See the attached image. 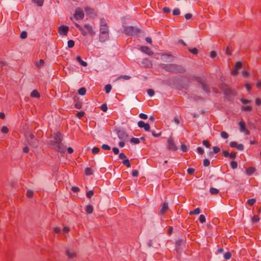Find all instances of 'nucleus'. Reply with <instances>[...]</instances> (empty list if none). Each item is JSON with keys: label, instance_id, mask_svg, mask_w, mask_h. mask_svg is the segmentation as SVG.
Returning <instances> with one entry per match:
<instances>
[{"label": "nucleus", "instance_id": "nucleus-1", "mask_svg": "<svg viewBox=\"0 0 261 261\" xmlns=\"http://www.w3.org/2000/svg\"><path fill=\"white\" fill-rule=\"evenodd\" d=\"M61 134L60 133H55L53 140L49 142V145L60 152H64L66 147L62 144Z\"/></svg>", "mask_w": 261, "mask_h": 261}, {"label": "nucleus", "instance_id": "nucleus-2", "mask_svg": "<svg viewBox=\"0 0 261 261\" xmlns=\"http://www.w3.org/2000/svg\"><path fill=\"white\" fill-rule=\"evenodd\" d=\"M74 24L80 30L82 35L84 36H86L87 35H91L94 33L93 27L89 24H85L83 27L81 26L80 24L75 22H74Z\"/></svg>", "mask_w": 261, "mask_h": 261}, {"label": "nucleus", "instance_id": "nucleus-3", "mask_svg": "<svg viewBox=\"0 0 261 261\" xmlns=\"http://www.w3.org/2000/svg\"><path fill=\"white\" fill-rule=\"evenodd\" d=\"M163 68L167 71L173 72H183L185 69L182 67L174 64L164 65Z\"/></svg>", "mask_w": 261, "mask_h": 261}, {"label": "nucleus", "instance_id": "nucleus-4", "mask_svg": "<svg viewBox=\"0 0 261 261\" xmlns=\"http://www.w3.org/2000/svg\"><path fill=\"white\" fill-rule=\"evenodd\" d=\"M123 33L127 36H136L139 33V30L133 27H124Z\"/></svg>", "mask_w": 261, "mask_h": 261}, {"label": "nucleus", "instance_id": "nucleus-5", "mask_svg": "<svg viewBox=\"0 0 261 261\" xmlns=\"http://www.w3.org/2000/svg\"><path fill=\"white\" fill-rule=\"evenodd\" d=\"M25 136L26 140L31 146L34 147L37 146V140L32 133L29 132L25 135Z\"/></svg>", "mask_w": 261, "mask_h": 261}, {"label": "nucleus", "instance_id": "nucleus-6", "mask_svg": "<svg viewBox=\"0 0 261 261\" xmlns=\"http://www.w3.org/2000/svg\"><path fill=\"white\" fill-rule=\"evenodd\" d=\"M109 33L107 22L104 18H101L100 21V33Z\"/></svg>", "mask_w": 261, "mask_h": 261}, {"label": "nucleus", "instance_id": "nucleus-7", "mask_svg": "<svg viewBox=\"0 0 261 261\" xmlns=\"http://www.w3.org/2000/svg\"><path fill=\"white\" fill-rule=\"evenodd\" d=\"M74 18L77 20L83 19L84 17V13L81 8H77L75 10Z\"/></svg>", "mask_w": 261, "mask_h": 261}, {"label": "nucleus", "instance_id": "nucleus-8", "mask_svg": "<svg viewBox=\"0 0 261 261\" xmlns=\"http://www.w3.org/2000/svg\"><path fill=\"white\" fill-rule=\"evenodd\" d=\"M118 137L119 139L126 141L128 139V134L123 130H119L117 131Z\"/></svg>", "mask_w": 261, "mask_h": 261}, {"label": "nucleus", "instance_id": "nucleus-9", "mask_svg": "<svg viewBox=\"0 0 261 261\" xmlns=\"http://www.w3.org/2000/svg\"><path fill=\"white\" fill-rule=\"evenodd\" d=\"M168 142V149L170 150L175 151L177 149V147H176L175 144L174 142V141L172 138H169L167 141Z\"/></svg>", "mask_w": 261, "mask_h": 261}, {"label": "nucleus", "instance_id": "nucleus-10", "mask_svg": "<svg viewBox=\"0 0 261 261\" xmlns=\"http://www.w3.org/2000/svg\"><path fill=\"white\" fill-rule=\"evenodd\" d=\"M84 10L86 15L90 17H94L95 15V11L93 8L89 7H84Z\"/></svg>", "mask_w": 261, "mask_h": 261}, {"label": "nucleus", "instance_id": "nucleus-11", "mask_svg": "<svg viewBox=\"0 0 261 261\" xmlns=\"http://www.w3.org/2000/svg\"><path fill=\"white\" fill-rule=\"evenodd\" d=\"M69 28L67 26L61 25L59 28V33L61 35H66Z\"/></svg>", "mask_w": 261, "mask_h": 261}, {"label": "nucleus", "instance_id": "nucleus-12", "mask_svg": "<svg viewBox=\"0 0 261 261\" xmlns=\"http://www.w3.org/2000/svg\"><path fill=\"white\" fill-rule=\"evenodd\" d=\"M138 126L140 128H144L145 131H149L150 129V125L148 123H145L142 121L138 122Z\"/></svg>", "mask_w": 261, "mask_h": 261}, {"label": "nucleus", "instance_id": "nucleus-13", "mask_svg": "<svg viewBox=\"0 0 261 261\" xmlns=\"http://www.w3.org/2000/svg\"><path fill=\"white\" fill-rule=\"evenodd\" d=\"M54 232L57 233H60L61 232H67L69 231V228L68 226H64L63 228L61 230L59 227H55L54 228Z\"/></svg>", "mask_w": 261, "mask_h": 261}, {"label": "nucleus", "instance_id": "nucleus-14", "mask_svg": "<svg viewBox=\"0 0 261 261\" xmlns=\"http://www.w3.org/2000/svg\"><path fill=\"white\" fill-rule=\"evenodd\" d=\"M109 38V33H100L99 41L101 42H105Z\"/></svg>", "mask_w": 261, "mask_h": 261}, {"label": "nucleus", "instance_id": "nucleus-15", "mask_svg": "<svg viewBox=\"0 0 261 261\" xmlns=\"http://www.w3.org/2000/svg\"><path fill=\"white\" fill-rule=\"evenodd\" d=\"M141 50L148 55H152L153 54V52L147 46H142Z\"/></svg>", "mask_w": 261, "mask_h": 261}, {"label": "nucleus", "instance_id": "nucleus-16", "mask_svg": "<svg viewBox=\"0 0 261 261\" xmlns=\"http://www.w3.org/2000/svg\"><path fill=\"white\" fill-rule=\"evenodd\" d=\"M168 204L167 203H164V204H163L160 211V214L161 215H163L165 214V213L166 212V211L168 210Z\"/></svg>", "mask_w": 261, "mask_h": 261}, {"label": "nucleus", "instance_id": "nucleus-17", "mask_svg": "<svg viewBox=\"0 0 261 261\" xmlns=\"http://www.w3.org/2000/svg\"><path fill=\"white\" fill-rule=\"evenodd\" d=\"M66 253L69 258H72L75 255V252L73 250L66 249Z\"/></svg>", "mask_w": 261, "mask_h": 261}, {"label": "nucleus", "instance_id": "nucleus-18", "mask_svg": "<svg viewBox=\"0 0 261 261\" xmlns=\"http://www.w3.org/2000/svg\"><path fill=\"white\" fill-rule=\"evenodd\" d=\"M76 61L79 62L80 63V64L84 66V67H86L87 66V62L83 61L81 58L80 56H77L76 58Z\"/></svg>", "mask_w": 261, "mask_h": 261}, {"label": "nucleus", "instance_id": "nucleus-19", "mask_svg": "<svg viewBox=\"0 0 261 261\" xmlns=\"http://www.w3.org/2000/svg\"><path fill=\"white\" fill-rule=\"evenodd\" d=\"M142 64L144 65L145 66L148 67V68L150 67L152 65L151 63H150L149 60L147 59H144L142 61Z\"/></svg>", "mask_w": 261, "mask_h": 261}, {"label": "nucleus", "instance_id": "nucleus-20", "mask_svg": "<svg viewBox=\"0 0 261 261\" xmlns=\"http://www.w3.org/2000/svg\"><path fill=\"white\" fill-rule=\"evenodd\" d=\"M246 173L248 175H252L255 171V169L253 167H249L246 170Z\"/></svg>", "mask_w": 261, "mask_h": 261}, {"label": "nucleus", "instance_id": "nucleus-21", "mask_svg": "<svg viewBox=\"0 0 261 261\" xmlns=\"http://www.w3.org/2000/svg\"><path fill=\"white\" fill-rule=\"evenodd\" d=\"M168 58H172V56L170 54H163L161 56V59L164 61H167Z\"/></svg>", "mask_w": 261, "mask_h": 261}, {"label": "nucleus", "instance_id": "nucleus-22", "mask_svg": "<svg viewBox=\"0 0 261 261\" xmlns=\"http://www.w3.org/2000/svg\"><path fill=\"white\" fill-rule=\"evenodd\" d=\"M241 132H245L246 129V126L244 122L242 121H240L239 123Z\"/></svg>", "mask_w": 261, "mask_h": 261}, {"label": "nucleus", "instance_id": "nucleus-23", "mask_svg": "<svg viewBox=\"0 0 261 261\" xmlns=\"http://www.w3.org/2000/svg\"><path fill=\"white\" fill-rule=\"evenodd\" d=\"M31 96L33 97H39L40 94L37 90H33L31 93Z\"/></svg>", "mask_w": 261, "mask_h": 261}, {"label": "nucleus", "instance_id": "nucleus-24", "mask_svg": "<svg viewBox=\"0 0 261 261\" xmlns=\"http://www.w3.org/2000/svg\"><path fill=\"white\" fill-rule=\"evenodd\" d=\"M85 173L86 175H90L93 174V170L91 168L87 167L85 170Z\"/></svg>", "mask_w": 261, "mask_h": 261}, {"label": "nucleus", "instance_id": "nucleus-25", "mask_svg": "<svg viewBox=\"0 0 261 261\" xmlns=\"http://www.w3.org/2000/svg\"><path fill=\"white\" fill-rule=\"evenodd\" d=\"M93 208L92 206L89 205L86 207V211L88 214H91L93 212Z\"/></svg>", "mask_w": 261, "mask_h": 261}, {"label": "nucleus", "instance_id": "nucleus-26", "mask_svg": "<svg viewBox=\"0 0 261 261\" xmlns=\"http://www.w3.org/2000/svg\"><path fill=\"white\" fill-rule=\"evenodd\" d=\"M86 90L84 87L81 88L78 90V93L81 95H84L86 94Z\"/></svg>", "mask_w": 261, "mask_h": 261}, {"label": "nucleus", "instance_id": "nucleus-27", "mask_svg": "<svg viewBox=\"0 0 261 261\" xmlns=\"http://www.w3.org/2000/svg\"><path fill=\"white\" fill-rule=\"evenodd\" d=\"M44 63V60L42 59H40V60H39L36 62V65L38 67H40L43 65Z\"/></svg>", "mask_w": 261, "mask_h": 261}, {"label": "nucleus", "instance_id": "nucleus-28", "mask_svg": "<svg viewBox=\"0 0 261 261\" xmlns=\"http://www.w3.org/2000/svg\"><path fill=\"white\" fill-rule=\"evenodd\" d=\"M33 2L39 7H41L43 5V0H33Z\"/></svg>", "mask_w": 261, "mask_h": 261}, {"label": "nucleus", "instance_id": "nucleus-29", "mask_svg": "<svg viewBox=\"0 0 261 261\" xmlns=\"http://www.w3.org/2000/svg\"><path fill=\"white\" fill-rule=\"evenodd\" d=\"M105 89L106 92L107 93H109L112 89V86L110 84L107 85H106Z\"/></svg>", "mask_w": 261, "mask_h": 261}, {"label": "nucleus", "instance_id": "nucleus-30", "mask_svg": "<svg viewBox=\"0 0 261 261\" xmlns=\"http://www.w3.org/2000/svg\"><path fill=\"white\" fill-rule=\"evenodd\" d=\"M255 201H256L255 199L252 198V199L248 200L247 203L248 205L252 206L255 203Z\"/></svg>", "mask_w": 261, "mask_h": 261}, {"label": "nucleus", "instance_id": "nucleus-31", "mask_svg": "<svg viewBox=\"0 0 261 261\" xmlns=\"http://www.w3.org/2000/svg\"><path fill=\"white\" fill-rule=\"evenodd\" d=\"M210 192L212 194H217L219 192V190L214 188H211L210 190Z\"/></svg>", "mask_w": 261, "mask_h": 261}, {"label": "nucleus", "instance_id": "nucleus-32", "mask_svg": "<svg viewBox=\"0 0 261 261\" xmlns=\"http://www.w3.org/2000/svg\"><path fill=\"white\" fill-rule=\"evenodd\" d=\"M122 164L126 165L128 168L130 167V164L128 159H125L122 161Z\"/></svg>", "mask_w": 261, "mask_h": 261}, {"label": "nucleus", "instance_id": "nucleus-33", "mask_svg": "<svg viewBox=\"0 0 261 261\" xmlns=\"http://www.w3.org/2000/svg\"><path fill=\"white\" fill-rule=\"evenodd\" d=\"M231 257V254L229 252H227L224 254V258L225 259H229Z\"/></svg>", "mask_w": 261, "mask_h": 261}, {"label": "nucleus", "instance_id": "nucleus-34", "mask_svg": "<svg viewBox=\"0 0 261 261\" xmlns=\"http://www.w3.org/2000/svg\"><path fill=\"white\" fill-rule=\"evenodd\" d=\"M230 166H231V167L232 169H235L238 167V163L236 161H232L230 163Z\"/></svg>", "mask_w": 261, "mask_h": 261}, {"label": "nucleus", "instance_id": "nucleus-35", "mask_svg": "<svg viewBox=\"0 0 261 261\" xmlns=\"http://www.w3.org/2000/svg\"><path fill=\"white\" fill-rule=\"evenodd\" d=\"M68 47L69 48H72L74 46V42L72 40H69L67 42Z\"/></svg>", "mask_w": 261, "mask_h": 261}, {"label": "nucleus", "instance_id": "nucleus-36", "mask_svg": "<svg viewBox=\"0 0 261 261\" xmlns=\"http://www.w3.org/2000/svg\"><path fill=\"white\" fill-rule=\"evenodd\" d=\"M199 221L201 223H203L205 222V218L203 215H200L199 218Z\"/></svg>", "mask_w": 261, "mask_h": 261}, {"label": "nucleus", "instance_id": "nucleus-37", "mask_svg": "<svg viewBox=\"0 0 261 261\" xmlns=\"http://www.w3.org/2000/svg\"><path fill=\"white\" fill-rule=\"evenodd\" d=\"M241 109L244 111H250L252 110V108L250 106H243L241 107Z\"/></svg>", "mask_w": 261, "mask_h": 261}, {"label": "nucleus", "instance_id": "nucleus-38", "mask_svg": "<svg viewBox=\"0 0 261 261\" xmlns=\"http://www.w3.org/2000/svg\"><path fill=\"white\" fill-rule=\"evenodd\" d=\"M200 210L199 208H196L195 210H194L193 211L191 212L190 213L191 214H193L195 215H198L200 213Z\"/></svg>", "mask_w": 261, "mask_h": 261}, {"label": "nucleus", "instance_id": "nucleus-39", "mask_svg": "<svg viewBox=\"0 0 261 261\" xmlns=\"http://www.w3.org/2000/svg\"><path fill=\"white\" fill-rule=\"evenodd\" d=\"M130 142L135 144H139L140 143V140L138 138H133L131 139Z\"/></svg>", "mask_w": 261, "mask_h": 261}, {"label": "nucleus", "instance_id": "nucleus-40", "mask_svg": "<svg viewBox=\"0 0 261 261\" xmlns=\"http://www.w3.org/2000/svg\"><path fill=\"white\" fill-rule=\"evenodd\" d=\"M130 78V76H128V75H120V76H119L118 77V80H120V79H123L125 80H128Z\"/></svg>", "mask_w": 261, "mask_h": 261}, {"label": "nucleus", "instance_id": "nucleus-41", "mask_svg": "<svg viewBox=\"0 0 261 261\" xmlns=\"http://www.w3.org/2000/svg\"><path fill=\"white\" fill-rule=\"evenodd\" d=\"M221 136L223 139H227L228 137V135L225 132H222L221 133Z\"/></svg>", "mask_w": 261, "mask_h": 261}, {"label": "nucleus", "instance_id": "nucleus-42", "mask_svg": "<svg viewBox=\"0 0 261 261\" xmlns=\"http://www.w3.org/2000/svg\"><path fill=\"white\" fill-rule=\"evenodd\" d=\"M9 131V129L7 126H4L1 128V132L4 134H7Z\"/></svg>", "mask_w": 261, "mask_h": 261}, {"label": "nucleus", "instance_id": "nucleus-43", "mask_svg": "<svg viewBox=\"0 0 261 261\" xmlns=\"http://www.w3.org/2000/svg\"><path fill=\"white\" fill-rule=\"evenodd\" d=\"M203 164L204 167H207L210 164V161L208 159H205L203 160Z\"/></svg>", "mask_w": 261, "mask_h": 261}, {"label": "nucleus", "instance_id": "nucleus-44", "mask_svg": "<svg viewBox=\"0 0 261 261\" xmlns=\"http://www.w3.org/2000/svg\"><path fill=\"white\" fill-rule=\"evenodd\" d=\"M202 144L204 146H205L207 148H209L211 146L210 143L207 140H203L202 141Z\"/></svg>", "mask_w": 261, "mask_h": 261}, {"label": "nucleus", "instance_id": "nucleus-45", "mask_svg": "<svg viewBox=\"0 0 261 261\" xmlns=\"http://www.w3.org/2000/svg\"><path fill=\"white\" fill-rule=\"evenodd\" d=\"M93 194H94V192H93V191H92V190H90V191H88V192H87V193H86V196H87L88 198H91V197L93 195Z\"/></svg>", "mask_w": 261, "mask_h": 261}, {"label": "nucleus", "instance_id": "nucleus-46", "mask_svg": "<svg viewBox=\"0 0 261 261\" xmlns=\"http://www.w3.org/2000/svg\"><path fill=\"white\" fill-rule=\"evenodd\" d=\"M147 92L148 95L150 97L153 96L154 94V92L152 89H148Z\"/></svg>", "mask_w": 261, "mask_h": 261}, {"label": "nucleus", "instance_id": "nucleus-47", "mask_svg": "<svg viewBox=\"0 0 261 261\" xmlns=\"http://www.w3.org/2000/svg\"><path fill=\"white\" fill-rule=\"evenodd\" d=\"M99 150H100V149L99 148L94 147V148H93V149L92 150V152L93 154H96L98 153Z\"/></svg>", "mask_w": 261, "mask_h": 261}, {"label": "nucleus", "instance_id": "nucleus-48", "mask_svg": "<svg viewBox=\"0 0 261 261\" xmlns=\"http://www.w3.org/2000/svg\"><path fill=\"white\" fill-rule=\"evenodd\" d=\"M241 67H242L241 63L240 62H238L236 64L234 68L236 69L237 70H239L241 68Z\"/></svg>", "mask_w": 261, "mask_h": 261}, {"label": "nucleus", "instance_id": "nucleus-49", "mask_svg": "<svg viewBox=\"0 0 261 261\" xmlns=\"http://www.w3.org/2000/svg\"><path fill=\"white\" fill-rule=\"evenodd\" d=\"M101 110L103 111V112H106L107 109H108V107H107V104L106 103H104V104H102L101 106Z\"/></svg>", "mask_w": 261, "mask_h": 261}, {"label": "nucleus", "instance_id": "nucleus-50", "mask_svg": "<svg viewBox=\"0 0 261 261\" xmlns=\"http://www.w3.org/2000/svg\"><path fill=\"white\" fill-rule=\"evenodd\" d=\"M173 14L174 15H178L180 14V10L178 9H175L173 11Z\"/></svg>", "mask_w": 261, "mask_h": 261}, {"label": "nucleus", "instance_id": "nucleus-51", "mask_svg": "<svg viewBox=\"0 0 261 261\" xmlns=\"http://www.w3.org/2000/svg\"><path fill=\"white\" fill-rule=\"evenodd\" d=\"M101 148L103 150H110L111 149V147L110 146H109L108 145H107V144H103V145H102Z\"/></svg>", "mask_w": 261, "mask_h": 261}, {"label": "nucleus", "instance_id": "nucleus-52", "mask_svg": "<svg viewBox=\"0 0 261 261\" xmlns=\"http://www.w3.org/2000/svg\"><path fill=\"white\" fill-rule=\"evenodd\" d=\"M27 37V33L25 31H23L21 33L20 37L22 39H25Z\"/></svg>", "mask_w": 261, "mask_h": 261}, {"label": "nucleus", "instance_id": "nucleus-53", "mask_svg": "<svg viewBox=\"0 0 261 261\" xmlns=\"http://www.w3.org/2000/svg\"><path fill=\"white\" fill-rule=\"evenodd\" d=\"M139 117L143 119H146L148 118V116L146 114L141 113L139 114Z\"/></svg>", "mask_w": 261, "mask_h": 261}, {"label": "nucleus", "instance_id": "nucleus-54", "mask_svg": "<svg viewBox=\"0 0 261 261\" xmlns=\"http://www.w3.org/2000/svg\"><path fill=\"white\" fill-rule=\"evenodd\" d=\"M236 148L239 150H243L244 149V145L242 144H237Z\"/></svg>", "mask_w": 261, "mask_h": 261}, {"label": "nucleus", "instance_id": "nucleus-55", "mask_svg": "<svg viewBox=\"0 0 261 261\" xmlns=\"http://www.w3.org/2000/svg\"><path fill=\"white\" fill-rule=\"evenodd\" d=\"M189 50L193 54L196 55L198 53V50L196 48L193 49H189Z\"/></svg>", "mask_w": 261, "mask_h": 261}, {"label": "nucleus", "instance_id": "nucleus-56", "mask_svg": "<svg viewBox=\"0 0 261 261\" xmlns=\"http://www.w3.org/2000/svg\"><path fill=\"white\" fill-rule=\"evenodd\" d=\"M181 150L183 151V152H187L188 149H187V146L185 144H182L181 145Z\"/></svg>", "mask_w": 261, "mask_h": 261}, {"label": "nucleus", "instance_id": "nucleus-57", "mask_svg": "<svg viewBox=\"0 0 261 261\" xmlns=\"http://www.w3.org/2000/svg\"><path fill=\"white\" fill-rule=\"evenodd\" d=\"M213 151H214V153H217L219 151H220V148L217 146H215L213 147Z\"/></svg>", "mask_w": 261, "mask_h": 261}, {"label": "nucleus", "instance_id": "nucleus-58", "mask_svg": "<svg viewBox=\"0 0 261 261\" xmlns=\"http://www.w3.org/2000/svg\"><path fill=\"white\" fill-rule=\"evenodd\" d=\"M33 195V192L32 190H28L27 195L28 197H31Z\"/></svg>", "mask_w": 261, "mask_h": 261}, {"label": "nucleus", "instance_id": "nucleus-59", "mask_svg": "<svg viewBox=\"0 0 261 261\" xmlns=\"http://www.w3.org/2000/svg\"><path fill=\"white\" fill-rule=\"evenodd\" d=\"M197 151L198 153L200 154H203V152H204L203 149L201 147H198L197 148Z\"/></svg>", "mask_w": 261, "mask_h": 261}, {"label": "nucleus", "instance_id": "nucleus-60", "mask_svg": "<svg viewBox=\"0 0 261 261\" xmlns=\"http://www.w3.org/2000/svg\"><path fill=\"white\" fill-rule=\"evenodd\" d=\"M229 157L230 159H232L236 158V153L234 152H232L229 153Z\"/></svg>", "mask_w": 261, "mask_h": 261}, {"label": "nucleus", "instance_id": "nucleus-61", "mask_svg": "<svg viewBox=\"0 0 261 261\" xmlns=\"http://www.w3.org/2000/svg\"><path fill=\"white\" fill-rule=\"evenodd\" d=\"M84 115V112H83V111H81V112H79L77 114H76V116L78 118H81L82 117H83Z\"/></svg>", "mask_w": 261, "mask_h": 261}, {"label": "nucleus", "instance_id": "nucleus-62", "mask_svg": "<svg viewBox=\"0 0 261 261\" xmlns=\"http://www.w3.org/2000/svg\"><path fill=\"white\" fill-rule=\"evenodd\" d=\"M241 101L243 104H247L250 102V100L246 99H241Z\"/></svg>", "mask_w": 261, "mask_h": 261}, {"label": "nucleus", "instance_id": "nucleus-63", "mask_svg": "<svg viewBox=\"0 0 261 261\" xmlns=\"http://www.w3.org/2000/svg\"><path fill=\"white\" fill-rule=\"evenodd\" d=\"M139 174V172L137 170H134L132 171V175L134 177L137 176Z\"/></svg>", "mask_w": 261, "mask_h": 261}, {"label": "nucleus", "instance_id": "nucleus-64", "mask_svg": "<svg viewBox=\"0 0 261 261\" xmlns=\"http://www.w3.org/2000/svg\"><path fill=\"white\" fill-rule=\"evenodd\" d=\"M113 151L115 154H117L119 152V149L117 147H114L113 148Z\"/></svg>", "mask_w": 261, "mask_h": 261}]
</instances>
